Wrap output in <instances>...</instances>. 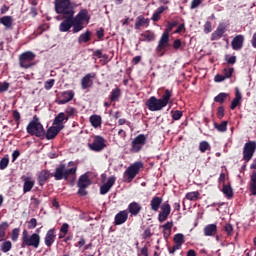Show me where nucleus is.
I'll return each mask as SVG.
<instances>
[{
    "mask_svg": "<svg viewBox=\"0 0 256 256\" xmlns=\"http://www.w3.org/2000/svg\"><path fill=\"white\" fill-rule=\"evenodd\" d=\"M67 164L61 163L59 166L55 169L52 176L54 177L55 181H75L77 179V164L75 161H70Z\"/></svg>",
    "mask_w": 256,
    "mask_h": 256,
    "instance_id": "f257e3e1",
    "label": "nucleus"
},
{
    "mask_svg": "<svg viewBox=\"0 0 256 256\" xmlns=\"http://www.w3.org/2000/svg\"><path fill=\"white\" fill-rule=\"evenodd\" d=\"M173 97V90L166 89L161 96L157 98L151 96L146 102L145 105L149 111H161L164 107H167L171 103V98Z\"/></svg>",
    "mask_w": 256,
    "mask_h": 256,
    "instance_id": "f03ea898",
    "label": "nucleus"
},
{
    "mask_svg": "<svg viewBox=\"0 0 256 256\" xmlns=\"http://www.w3.org/2000/svg\"><path fill=\"white\" fill-rule=\"evenodd\" d=\"M54 7L57 15L66 17L75 15V7L77 5L71 0H54Z\"/></svg>",
    "mask_w": 256,
    "mask_h": 256,
    "instance_id": "7ed1b4c3",
    "label": "nucleus"
},
{
    "mask_svg": "<svg viewBox=\"0 0 256 256\" xmlns=\"http://www.w3.org/2000/svg\"><path fill=\"white\" fill-rule=\"evenodd\" d=\"M21 241L22 249H25V247H33L34 249H39V245H41V236L39 233H33L32 235H29V231L23 230Z\"/></svg>",
    "mask_w": 256,
    "mask_h": 256,
    "instance_id": "20e7f679",
    "label": "nucleus"
},
{
    "mask_svg": "<svg viewBox=\"0 0 256 256\" xmlns=\"http://www.w3.org/2000/svg\"><path fill=\"white\" fill-rule=\"evenodd\" d=\"M26 131L28 135H31V137H38L39 139L45 138V128L43 127V124L39 122V118H37V116H34L29 122L26 127Z\"/></svg>",
    "mask_w": 256,
    "mask_h": 256,
    "instance_id": "39448f33",
    "label": "nucleus"
},
{
    "mask_svg": "<svg viewBox=\"0 0 256 256\" xmlns=\"http://www.w3.org/2000/svg\"><path fill=\"white\" fill-rule=\"evenodd\" d=\"M35 57L37 55L32 51H26L19 55V66L22 69H31V67H35Z\"/></svg>",
    "mask_w": 256,
    "mask_h": 256,
    "instance_id": "423d86ee",
    "label": "nucleus"
},
{
    "mask_svg": "<svg viewBox=\"0 0 256 256\" xmlns=\"http://www.w3.org/2000/svg\"><path fill=\"white\" fill-rule=\"evenodd\" d=\"M168 49H171L169 35L162 34L155 49L157 56L163 57L167 53Z\"/></svg>",
    "mask_w": 256,
    "mask_h": 256,
    "instance_id": "0eeeda50",
    "label": "nucleus"
},
{
    "mask_svg": "<svg viewBox=\"0 0 256 256\" xmlns=\"http://www.w3.org/2000/svg\"><path fill=\"white\" fill-rule=\"evenodd\" d=\"M141 169H143V162H135L131 164L124 172L126 183H131V181L139 175V171H141Z\"/></svg>",
    "mask_w": 256,
    "mask_h": 256,
    "instance_id": "6e6552de",
    "label": "nucleus"
},
{
    "mask_svg": "<svg viewBox=\"0 0 256 256\" xmlns=\"http://www.w3.org/2000/svg\"><path fill=\"white\" fill-rule=\"evenodd\" d=\"M145 145H147V136L139 134L132 140L130 151L132 153H141Z\"/></svg>",
    "mask_w": 256,
    "mask_h": 256,
    "instance_id": "1a4fd4ad",
    "label": "nucleus"
},
{
    "mask_svg": "<svg viewBox=\"0 0 256 256\" xmlns=\"http://www.w3.org/2000/svg\"><path fill=\"white\" fill-rule=\"evenodd\" d=\"M73 19L75 23L74 31H83V29H85L83 26V21H89L90 19L89 11H87V9H82L76 16H73Z\"/></svg>",
    "mask_w": 256,
    "mask_h": 256,
    "instance_id": "9d476101",
    "label": "nucleus"
},
{
    "mask_svg": "<svg viewBox=\"0 0 256 256\" xmlns=\"http://www.w3.org/2000/svg\"><path fill=\"white\" fill-rule=\"evenodd\" d=\"M73 16H63V21L60 23L59 25V31L60 33H67L69 31H71L72 29V33H79L80 31H75V20L73 19Z\"/></svg>",
    "mask_w": 256,
    "mask_h": 256,
    "instance_id": "9b49d317",
    "label": "nucleus"
},
{
    "mask_svg": "<svg viewBox=\"0 0 256 256\" xmlns=\"http://www.w3.org/2000/svg\"><path fill=\"white\" fill-rule=\"evenodd\" d=\"M256 151V142L255 141H248L245 143L243 148V159L246 163H249L251 159H253V155H255Z\"/></svg>",
    "mask_w": 256,
    "mask_h": 256,
    "instance_id": "f8f14e48",
    "label": "nucleus"
},
{
    "mask_svg": "<svg viewBox=\"0 0 256 256\" xmlns=\"http://www.w3.org/2000/svg\"><path fill=\"white\" fill-rule=\"evenodd\" d=\"M105 147H107V144H105V138L102 136H95L93 142L88 143L90 151H94L95 153H101Z\"/></svg>",
    "mask_w": 256,
    "mask_h": 256,
    "instance_id": "ddd939ff",
    "label": "nucleus"
},
{
    "mask_svg": "<svg viewBox=\"0 0 256 256\" xmlns=\"http://www.w3.org/2000/svg\"><path fill=\"white\" fill-rule=\"evenodd\" d=\"M73 97H75V92L73 90L63 91L55 100L57 105H65L70 101H73Z\"/></svg>",
    "mask_w": 256,
    "mask_h": 256,
    "instance_id": "4468645a",
    "label": "nucleus"
},
{
    "mask_svg": "<svg viewBox=\"0 0 256 256\" xmlns=\"http://www.w3.org/2000/svg\"><path fill=\"white\" fill-rule=\"evenodd\" d=\"M160 209L161 211L158 214V221L159 223H164V221L169 219V215H171V204H169V201H166L161 205Z\"/></svg>",
    "mask_w": 256,
    "mask_h": 256,
    "instance_id": "2eb2a0df",
    "label": "nucleus"
},
{
    "mask_svg": "<svg viewBox=\"0 0 256 256\" xmlns=\"http://www.w3.org/2000/svg\"><path fill=\"white\" fill-rule=\"evenodd\" d=\"M97 77V74L95 72L88 73L86 74L82 79H81V87L82 89H89L93 87V80Z\"/></svg>",
    "mask_w": 256,
    "mask_h": 256,
    "instance_id": "dca6fc26",
    "label": "nucleus"
},
{
    "mask_svg": "<svg viewBox=\"0 0 256 256\" xmlns=\"http://www.w3.org/2000/svg\"><path fill=\"white\" fill-rule=\"evenodd\" d=\"M243 43H245V36L238 34L232 39L231 47L234 51H241Z\"/></svg>",
    "mask_w": 256,
    "mask_h": 256,
    "instance_id": "f3484780",
    "label": "nucleus"
},
{
    "mask_svg": "<svg viewBox=\"0 0 256 256\" xmlns=\"http://www.w3.org/2000/svg\"><path fill=\"white\" fill-rule=\"evenodd\" d=\"M227 31V26L224 23H220L217 29L211 34V41H219L223 34Z\"/></svg>",
    "mask_w": 256,
    "mask_h": 256,
    "instance_id": "a211bd4d",
    "label": "nucleus"
},
{
    "mask_svg": "<svg viewBox=\"0 0 256 256\" xmlns=\"http://www.w3.org/2000/svg\"><path fill=\"white\" fill-rule=\"evenodd\" d=\"M128 219L129 212L127 210H122L115 215L114 225H123V223H127Z\"/></svg>",
    "mask_w": 256,
    "mask_h": 256,
    "instance_id": "6ab92c4d",
    "label": "nucleus"
},
{
    "mask_svg": "<svg viewBox=\"0 0 256 256\" xmlns=\"http://www.w3.org/2000/svg\"><path fill=\"white\" fill-rule=\"evenodd\" d=\"M55 239H57V232L55 228H52L47 231L46 236L44 238V243L46 247H51V245L55 243Z\"/></svg>",
    "mask_w": 256,
    "mask_h": 256,
    "instance_id": "aec40b11",
    "label": "nucleus"
},
{
    "mask_svg": "<svg viewBox=\"0 0 256 256\" xmlns=\"http://www.w3.org/2000/svg\"><path fill=\"white\" fill-rule=\"evenodd\" d=\"M115 181H117L115 176L109 177L107 182L100 187V195H107V192L111 191V187L115 185Z\"/></svg>",
    "mask_w": 256,
    "mask_h": 256,
    "instance_id": "412c9836",
    "label": "nucleus"
},
{
    "mask_svg": "<svg viewBox=\"0 0 256 256\" xmlns=\"http://www.w3.org/2000/svg\"><path fill=\"white\" fill-rule=\"evenodd\" d=\"M142 209H143V206H141L140 203L131 202L128 205L127 211H128V213H130L131 217H137V215H139V213H141Z\"/></svg>",
    "mask_w": 256,
    "mask_h": 256,
    "instance_id": "4be33fe9",
    "label": "nucleus"
},
{
    "mask_svg": "<svg viewBox=\"0 0 256 256\" xmlns=\"http://www.w3.org/2000/svg\"><path fill=\"white\" fill-rule=\"evenodd\" d=\"M62 127H57V126H51L47 129L45 132L44 137L48 140L51 141V139H55L59 133H61Z\"/></svg>",
    "mask_w": 256,
    "mask_h": 256,
    "instance_id": "5701e85b",
    "label": "nucleus"
},
{
    "mask_svg": "<svg viewBox=\"0 0 256 256\" xmlns=\"http://www.w3.org/2000/svg\"><path fill=\"white\" fill-rule=\"evenodd\" d=\"M23 180V193H29L35 187V180L31 176L22 177Z\"/></svg>",
    "mask_w": 256,
    "mask_h": 256,
    "instance_id": "b1692460",
    "label": "nucleus"
},
{
    "mask_svg": "<svg viewBox=\"0 0 256 256\" xmlns=\"http://www.w3.org/2000/svg\"><path fill=\"white\" fill-rule=\"evenodd\" d=\"M53 177V173L49 172V170H42L38 174V184L40 187H43L45 185V182L50 178Z\"/></svg>",
    "mask_w": 256,
    "mask_h": 256,
    "instance_id": "393cba45",
    "label": "nucleus"
},
{
    "mask_svg": "<svg viewBox=\"0 0 256 256\" xmlns=\"http://www.w3.org/2000/svg\"><path fill=\"white\" fill-rule=\"evenodd\" d=\"M91 185V180L89 179V176L87 174H83L79 177L77 182V187L79 189H87Z\"/></svg>",
    "mask_w": 256,
    "mask_h": 256,
    "instance_id": "a878e982",
    "label": "nucleus"
},
{
    "mask_svg": "<svg viewBox=\"0 0 256 256\" xmlns=\"http://www.w3.org/2000/svg\"><path fill=\"white\" fill-rule=\"evenodd\" d=\"M141 27H149V18H145L143 15L136 18L134 29L139 30Z\"/></svg>",
    "mask_w": 256,
    "mask_h": 256,
    "instance_id": "bb28decb",
    "label": "nucleus"
},
{
    "mask_svg": "<svg viewBox=\"0 0 256 256\" xmlns=\"http://www.w3.org/2000/svg\"><path fill=\"white\" fill-rule=\"evenodd\" d=\"M63 121H69V117H66L63 112L58 113L53 121V125L56 127H62V130L65 129V125H63Z\"/></svg>",
    "mask_w": 256,
    "mask_h": 256,
    "instance_id": "cd10ccee",
    "label": "nucleus"
},
{
    "mask_svg": "<svg viewBox=\"0 0 256 256\" xmlns=\"http://www.w3.org/2000/svg\"><path fill=\"white\" fill-rule=\"evenodd\" d=\"M162 203H163V198L154 196L150 201L151 210L155 212L159 211V208L161 207Z\"/></svg>",
    "mask_w": 256,
    "mask_h": 256,
    "instance_id": "c85d7f7f",
    "label": "nucleus"
},
{
    "mask_svg": "<svg viewBox=\"0 0 256 256\" xmlns=\"http://www.w3.org/2000/svg\"><path fill=\"white\" fill-rule=\"evenodd\" d=\"M217 234V224H208L204 227L205 237H213Z\"/></svg>",
    "mask_w": 256,
    "mask_h": 256,
    "instance_id": "c756f323",
    "label": "nucleus"
},
{
    "mask_svg": "<svg viewBox=\"0 0 256 256\" xmlns=\"http://www.w3.org/2000/svg\"><path fill=\"white\" fill-rule=\"evenodd\" d=\"M1 25L5 26L6 30L13 29V16H3L0 18Z\"/></svg>",
    "mask_w": 256,
    "mask_h": 256,
    "instance_id": "7c9ffc66",
    "label": "nucleus"
},
{
    "mask_svg": "<svg viewBox=\"0 0 256 256\" xmlns=\"http://www.w3.org/2000/svg\"><path fill=\"white\" fill-rule=\"evenodd\" d=\"M141 41L151 43V41H155V32L151 30H146L141 34Z\"/></svg>",
    "mask_w": 256,
    "mask_h": 256,
    "instance_id": "2f4dec72",
    "label": "nucleus"
},
{
    "mask_svg": "<svg viewBox=\"0 0 256 256\" xmlns=\"http://www.w3.org/2000/svg\"><path fill=\"white\" fill-rule=\"evenodd\" d=\"M92 35H93V33L89 30L80 34V36L78 37L79 45H81L82 43H89V41H91V36Z\"/></svg>",
    "mask_w": 256,
    "mask_h": 256,
    "instance_id": "473e14b6",
    "label": "nucleus"
},
{
    "mask_svg": "<svg viewBox=\"0 0 256 256\" xmlns=\"http://www.w3.org/2000/svg\"><path fill=\"white\" fill-rule=\"evenodd\" d=\"M249 191L251 195L256 196V172H253L250 176Z\"/></svg>",
    "mask_w": 256,
    "mask_h": 256,
    "instance_id": "72a5a7b5",
    "label": "nucleus"
},
{
    "mask_svg": "<svg viewBox=\"0 0 256 256\" xmlns=\"http://www.w3.org/2000/svg\"><path fill=\"white\" fill-rule=\"evenodd\" d=\"M7 229H9V223L8 222L0 223V242L5 241V237L7 235Z\"/></svg>",
    "mask_w": 256,
    "mask_h": 256,
    "instance_id": "f704fd0d",
    "label": "nucleus"
},
{
    "mask_svg": "<svg viewBox=\"0 0 256 256\" xmlns=\"http://www.w3.org/2000/svg\"><path fill=\"white\" fill-rule=\"evenodd\" d=\"M90 123L92 127H95V129H97V127H101V123H102L101 116L96 114L90 116Z\"/></svg>",
    "mask_w": 256,
    "mask_h": 256,
    "instance_id": "c9c22d12",
    "label": "nucleus"
},
{
    "mask_svg": "<svg viewBox=\"0 0 256 256\" xmlns=\"http://www.w3.org/2000/svg\"><path fill=\"white\" fill-rule=\"evenodd\" d=\"M119 97H121V89L115 88L111 91L109 99L112 103H115V101H119Z\"/></svg>",
    "mask_w": 256,
    "mask_h": 256,
    "instance_id": "e433bc0d",
    "label": "nucleus"
},
{
    "mask_svg": "<svg viewBox=\"0 0 256 256\" xmlns=\"http://www.w3.org/2000/svg\"><path fill=\"white\" fill-rule=\"evenodd\" d=\"M222 193L225 194L227 199H233V188H231V185L223 184Z\"/></svg>",
    "mask_w": 256,
    "mask_h": 256,
    "instance_id": "4c0bfd02",
    "label": "nucleus"
},
{
    "mask_svg": "<svg viewBox=\"0 0 256 256\" xmlns=\"http://www.w3.org/2000/svg\"><path fill=\"white\" fill-rule=\"evenodd\" d=\"M67 233H69V225L67 223H64L60 227V233H59L58 239H65V237L67 236Z\"/></svg>",
    "mask_w": 256,
    "mask_h": 256,
    "instance_id": "58836bf2",
    "label": "nucleus"
},
{
    "mask_svg": "<svg viewBox=\"0 0 256 256\" xmlns=\"http://www.w3.org/2000/svg\"><path fill=\"white\" fill-rule=\"evenodd\" d=\"M13 248V243H11V241L7 240L5 242H3L0 245V249L2 253H9V251Z\"/></svg>",
    "mask_w": 256,
    "mask_h": 256,
    "instance_id": "ea45409f",
    "label": "nucleus"
},
{
    "mask_svg": "<svg viewBox=\"0 0 256 256\" xmlns=\"http://www.w3.org/2000/svg\"><path fill=\"white\" fill-rule=\"evenodd\" d=\"M227 97H229V94H227L225 92H221L217 96L214 97V102L220 103L222 105V103H225V100L227 99Z\"/></svg>",
    "mask_w": 256,
    "mask_h": 256,
    "instance_id": "a19ab883",
    "label": "nucleus"
},
{
    "mask_svg": "<svg viewBox=\"0 0 256 256\" xmlns=\"http://www.w3.org/2000/svg\"><path fill=\"white\" fill-rule=\"evenodd\" d=\"M199 195H201L199 191L188 192L185 195V199L188 201H197L199 199Z\"/></svg>",
    "mask_w": 256,
    "mask_h": 256,
    "instance_id": "79ce46f5",
    "label": "nucleus"
},
{
    "mask_svg": "<svg viewBox=\"0 0 256 256\" xmlns=\"http://www.w3.org/2000/svg\"><path fill=\"white\" fill-rule=\"evenodd\" d=\"M179 25V22L172 21L168 22L165 31L162 33V35H169L171 31H173V28L177 27Z\"/></svg>",
    "mask_w": 256,
    "mask_h": 256,
    "instance_id": "37998d69",
    "label": "nucleus"
},
{
    "mask_svg": "<svg viewBox=\"0 0 256 256\" xmlns=\"http://www.w3.org/2000/svg\"><path fill=\"white\" fill-rule=\"evenodd\" d=\"M227 125V121H222L220 124L214 123L215 129H217V131L220 133H225V131H227Z\"/></svg>",
    "mask_w": 256,
    "mask_h": 256,
    "instance_id": "c03bdc74",
    "label": "nucleus"
},
{
    "mask_svg": "<svg viewBox=\"0 0 256 256\" xmlns=\"http://www.w3.org/2000/svg\"><path fill=\"white\" fill-rule=\"evenodd\" d=\"M235 72V68L230 67V68H224L222 70V75L225 77V79H231L233 77V73Z\"/></svg>",
    "mask_w": 256,
    "mask_h": 256,
    "instance_id": "a18cd8bd",
    "label": "nucleus"
},
{
    "mask_svg": "<svg viewBox=\"0 0 256 256\" xmlns=\"http://www.w3.org/2000/svg\"><path fill=\"white\" fill-rule=\"evenodd\" d=\"M173 241H174V243L183 245L185 243V235H183L182 233H177L174 235Z\"/></svg>",
    "mask_w": 256,
    "mask_h": 256,
    "instance_id": "49530a36",
    "label": "nucleus"
},
{
    "mask_svg": "<svg viewBox=\"0 0 256 256\" xmlns=\"http://www.w3.org/2000/svg\"><path fill=\"white\" fill-rule=\"evenodd\" d=\"M171 116L173 121H179L183 117V111L181 110H171Z\"/></svg>",
    "mask_w": 256,
    "mask_h": 256,
    "instance_id": "de8ad7c7",
    "label": "nucleus"
},
{
    "mask_svg": "<svg viewBox=\"0 0 256 256\" xmlns=\"http://www.w3.org/2000/svg\"><path fill=\"white\" fill-rule=\"evenodd\" d=\"M209 149H211V146L209 145V142L202 141V142L199 143V151L201 153H206L207 151H209Z\"/></svg>",
    "mask_w": 256,
    "mask_h": 256,
    "instance_id": "09e8293b",
    "label": "nucleus"
},
{
    "mask_svg": "<svg viewBox=\"0 0 256 256\" xmlns=\"http://www.w3.org/2000/svg\"><path fill=\"white\" fill-rule=\"evenodd\" d=\"M9 167V157H3L0 160V171H5Z\"/></svg>",
    "mask_w": 256,
    "mask_h": 256,
    "instance_id": "8fccbe9b",
    "label": "nucleus"
},
{
    "mask_svg": "<svg viewBox=\"0 0 256 256\" xmlns=\"http://www.w3.org/2000/svg\"><path fill=\"white\" fill-rule=\"evenodd\" d=\"M65 113L67 114L66 117H68V119H69V117H74L75 116V114L77 113V109H75L74 107H68L66 109Z\"/></svg>",
    "mask_w": 256,
    "mask_h": 256,
    "instance_id": "3c124183",
    "label": "nucleus"
},
{
    "mask_svg": "<svg viewBox=\"0 0 256 256\" xmlns=\"http://www.w3.org/2000/svg\"><path fill=\"white\" fill-rule=\"evenodd\" d=\"M53 85H55V80L50 79L44 83V89H46V91H49V90L53 89Z\"/></svg>",
    "mask_w": 256,
    "mask_h": 256,
    "instance_id": "603ef678",
    "label": "nucleus"
},
{
    "mask_svg": "<svg viewBox=\"0 0 256 256\" xmlns=\"http://www.w3.org/2000/svg\"><path fill=\"white\" fill-rule=\"evenodd\" d=\"M225 61L228 63V65H235V63H237V57L236 56L229 57V55H226Z\"/></svg>",
    "mask_w": 256,
    "mask_h": 256,
    "instance_id": "864d4df0",
    "label": "nucleus"
},
{
    "mask_svg": "<svg viewBox=\"0 0 256 256\" xmlns=\"http://www.w3.org/2000/svg\"><path fill=\"white\" fill-rule=\"evenodd\" d=\"M20 229L19 228H14L12 230V235H11V239L12 241H17V239H19V233H20Z\"/></svg>",
    "mask_w": 256,
    "mask_h": 256,
    "instance_id": "5fc2aeb1",
    "label": "nucleus"
},
{
    "mask_svg": "<svg viewBox=\"0 0 256 256\" xmlns=\"http://www.w3.org/2000/svg\"><path fill=\"white\" fill-rule=\"evenodd\" d=\"M224 231L227 233L229 237H231V235H233V225L225 224Z\"/></svg>",
    "mask_w": 256,
    "mask_h": 256,
    "instance_id": "6e6d98bb",
    "label": "nucleus"
},
{
    "mask_svg": "<svg viewBox=\"0 0 256 256\" xmlns=\"http://www.w3.org/2000/svg\"><path fill=\"white\" fill-rule=\"evenodd\" d=\"M217 117L218 119H222L225 117V108L223 106L218 107Z\"/></svg>",
    "mask_w": 256,
    "mask_h": 256,
    "instance_id": "4d7b16f0",
    "label": "nucleus"
},
{
    "mask_svg": "<svg viewBox=\"0 0 256 256\" xmlns=\"http://www.w3.org/2000/svg\"><path fill=\"white\" fill-rule=\"evenodd\" d=\"M202 3H203V0H192L190 9H197V7H199V5H201Z\"/></svg>",
    "mask_w": 256,
    "mask_h": 256,
    "instance_id": "13d9d810",
    "label": "nucleus"
},
{
    "mask_svg": "<svg viewBox=\"0 0 256 256\" xmlns=\"http://www.w3.org/2000/svg\"><path fill=\"white\" fill-rule=\"evenodd\" d=\"M96 35H97L99 41H103V37H105V29L100 28L99 30L96 31Z\"/></svg>",
    "mask_w": 256,
    "mask_h": 256,
    "instance_id": "bf43d9fd",
    "label": "nucleus"
},
{
    "mask_svg": "<svg viewBox=\"0 0 256 256\" xmlns=\"http://www.w3.org/2000/svg\"><path fill=\"white\" fill-rule=\"evenodd\" d=\"M5 91H9V82L0 83V93H5Z\"/></svg>",
    "mask_w": 256,
    "mask_h": 256,
    "instance_id": "052dcab7",
    "label": "nucleus"
},
{
    "mask_svg": "<svg viewBox=\"0 0 256 256\" xmlns=\"http://www.w3.org/2000/svg\"><path fill=\"white\" fill-rule=\"evenodd\" d=\"M35 227H37V219L31 218L28 222V229H35Z\"/></svg>",
    "mask_w": 256,
    "mask_h": 256,
    "instance_id": "680f3d73",
    "label": "nucleus"
},
{
    "mask_svg": "<svg viewBox=\"0 0 256 256\" xmlns=\"http://www.w3.org/2000/svg\"><path fill=\"white\" fill-rule=\"evenodd\" d=\"M211 31H213V28L211 26V21H207L204 24V33H211Z\"/></svg>",
    "mask_w": 256,
    "mask_h": 256,
    "instance_id": "e2e57ef3",
    "label": "nucleus"
},
{
    "mask_svg": "<svg viewBox=\"0 0 256 256\" xmlns=\"http://www.w3.org/2000/svg\"><path fill=\"white\" fill-rule=\"evenodd\" d=\"M181 45H182L181 39H176L174 40L172 47L177 51L178 49H181Z\"/></svg>",
    "mask_w": 256,
    "mask_h": 256,
    "instance_id": "0e129e2a",
    "label": "nucleus"
},
{
    "mask_svg": "<svg viewBox=\"0 0 256 256\" xmlns=\"http://www.w3.org/2000/svg\"><path fill=\"white\" fill-rule=\"evenodd\" d=\"M225 76H223V74H216L215 77H214V81L215 83H222V81H225Z\"/></svg>",
    "mask_w": 256,
    "mask_h": 256,
    "instance_id": "69168bd1",
    "label": "nucleus"
},
{
    "mask_svg": "<svg viewBox=\"0 0 256 256\" xmlns=\"http://www.w3.org/2000/svg\"><path fill=\"white\" fill-rule=\"evenodd\" d=\"M241 104L240 100L233 99L230 105V109L234 111V109H237L238 105Z\"/></svg>",
    "mask_w": 256,
    "mask_h": 256,
    "instance_id": "338daca9",
    "label": "nucleus"
},
{
    "mask_svg": "<svg viewBox=\"0 0 256 256\" xmlns=\"http://www.w3.org/2000/svg\"><path fill=\"white\" fill-rule=\"evenodd\" d=\"M149 237H153V233H151V228H147L143 233V239H149Z\"/></svg>",
    "mask_w": 256,
    "mask_h": 256,
    "instance_id": "774afa93",
    "label": "nucleus"
}]
</instances>
